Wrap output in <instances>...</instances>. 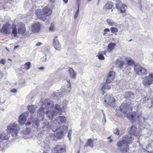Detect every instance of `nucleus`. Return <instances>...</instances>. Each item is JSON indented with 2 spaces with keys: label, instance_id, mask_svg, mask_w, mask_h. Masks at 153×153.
<instances>
[{
  "label": "nucleus",
  "instance_id": "nucleus-55",
  "mask_svg": "<svg viewBox=\"0 0 153 153\" xmlns=\"http://www.w3.org/2000/svg\"><path fill=\"white\" fill-rule=\"evenodd\" d=\"M63 1L65 4H66L68 2V0H63Z\"/></svg>",
  "mask_w": 153,
  "mask_h": 153
},
{
  "label": "nucleus",
  "instance_id": "nucleus-15",
  "mask_svg": "<svg viewBox=\"0 0 153 153\" xmlns=\"http://www.w3.org/2000/svg\"><path fill=\"white\" fill-rule=\"evenodd\" d=\"M57 36H56L53 41V45L56 50L60 51L61 49V45L58 39H56Z\"/></svg>",
  "mask_w": 153,
  "mask_h": 153
},
{
  "label": "nucleus",
  "instance_id": "nucleus-58",
  "mask_svg": "<svg viewBox=\"0 0 153 153\" xmlns=\"http://www.w3.org/2000/svg\"><path fill=\"white\" fill-rule=\"evenodd\" d=\"M39 70H43L44 69V68L43 67H40L38 68Z\"/></svg>",
  "mask_w": 153,
  "mask_h": 153
},
{
  "label": "nucleus",
  "instance_id": "nucleus-47",
  "mask_svg": "<svg viewBox=\"0 0 153 153\" xmlns=\"http://www.w3.org/2000/svg\"><path fill=\"white\" fill-rule=\"evenodd\" d=\"M52 11L51 9H48V16H49V15L51 14L52 13Z\"/></svg>",
  "mask_w": 153,
  "mask_h": 153
},
{
  "label": "nucleus",
  "instance_id": "nucleus-8",
  "mask_svg": "<svg viewBox=\"0 0 153 153\" xmlns=\"http://www.w3.org/2000/svg\"><path fill=\"white\" fill-rule=\"evenodd\" d=\"M134 70L136 74L140 75H146L147 73L146 69L139 65H135Z\"/></svg>",
  "mask_w": 153,
  "mask_h": 153
},
{
  "label": "nucleus",
  "instance_id": "nucleus-16",
  "mask_svg": "<svg viewBox=\"0 0 153 153\" xmlns=\"http://www.w3.org/2000/svg\"><path fill=\"white\" fill-rule=\"evenodd\" d=\"M115 75V73L113 71L110 72L108 74L106 81L107 83H110L114 79Z\"/></svg>",
  "mask_w": 153,
  "mask_h": 153
},
{
  "label": "nucleus",
  "instance_id": "nucleus-10",
  "mask_svg": "<svg viewBox=\"0 0 153 153\" xmlns=\"http://www.w3.org/2000/svg\"><path fill=\"white\" fill-rule=\"evenodd\" d=\"M120 110L125 114H127L128 112L131 110V106L130 104L124 103H122L120 106Z\"/></svg>",
  "mask_w": 153,
  "mask_h": 153
},
{
  "label": "nucleus",
  "instance_id": "nucleus-25",
  "mask_svg": "<svg viewBox=\"0 0 153 153\" xmlns=\"http://www.w3.org/2000/svg\"><path fill=\"white\" fill-rule=\"evenodd\" d=\"M126 6L125 4H123L121 7L117 8L118 11H120L121 13H124L126 10Z\"/></svg>",
  "mask_w": 153,
  "mask_h": 153
},
{
  "label": "nucleus",
  "instance_id": "nucleus-9",
  "mask_svg": "<svg viewBox=\"0 0 153 153\" xmlns=\"http://www.w3.org/2000/svg\"><path fill=\"white\" fill-rule=\"evenodd\" d=\"M104 101L108 105L114 107L115 105V99L110 95H106L105 97Z\"/></svg>",
  "mask_w": 153,
  "mask_h": 153
},
{
  "label": "nucleus",
  "instance_id": "nucleus-44",
  "mask_svg": "<svg viewBox=\"0 0 153 153\" xmlns=\"http://www.w3.org/2000/svg\"><path fill=\"white\" fill-rule=\"evenodd\" d=\"M138 6L140 10L142 9V4L141 2V0H139L138 2Z\"/></svg>",
  "mask_w": 153,
  "mask_h": 153
},
{
  "label": "nucleus",
  "instance_id": "nucleus-51",
  "mask_svg": "<svg viewBox=\"0 0 153 153\" xmlns=\"http://www.w3.org/2000/svg\"><path fill=\"white\" fill-rule=\"evenodd\" d=\"M79 13H75L74 16V18L75 19H76L78 16Z\"/></svg>",
  "mask_w": 153,
  "mask_h": 153
},
{
  "label": "nucleus",
  "instance_id": "nucleus-4",
  "mask_svg": "<svg viewBox=\"0 0 153 153\" xmlns=\"http://www.w3.org/2000/svg\"><path fill=\"white\" fill-rule=\"evenodd\" d=\"M55 123H53L50 126V128L53 131H56L58 129V124L60 125L65 123L66 118L64 116H59L56 118Z\"/></svg>",
  "mask_w": 153,
  "mask_h": 153
},
{
  "label": "nucleus",
  "instance_id": "nucleus-14",
  "mask_svg": "<svg viewBox=\"0 0 153 153\" xmlns=\"http://www.w3.org/2000/svg\"><path fill=\"white\" fill-rule=\"evenodd\" d=\"M41 25L39 22L35 23L31 26V30L33 33L38 32L40 30Z\"/></svg>",
  "mask_w": 153,
  "mask_h": 153
},
{
  "label": "nucleus",
  "instance_id": "nucleus-33",
  "mask_svg": "<svg viewBox=\"0 0 153 153\" xmlns=\"http://www.w3.org/2000/svg\"><path fill=\"white\" fill-rule=\"evenodd\" d=\"M108 83H107L106 82L104 85L102 86V91L105 89L109 90L111 88V85H108Z\"/></svg>",
  "mask_w": 153,
  "mask_h": 153
},
{
  "label": "nucleus",
  "instance_id": "nucleus-59",
  "mask_svg": "<svg viewBox=\"0 0 153 153\" xmlns=\"http://www.w3.org/2000/svg\"><path fill=\"white\" fill-rule=\"evenodd\" d=\"M79 8L78 7V9H77V10H76V13H79Z\"/></svg>",
  "mask_w": 153,
  "mask_h": 153
},
{
  "label": "nucleus",
  "instance_id": "nucleus-7",
  "mask_svg": "<svg viewBox=\"0 0 153 153\" xmlns=\"http://www.w3.org/2000/svg\"><path fill=\"white\" fill-rule=\"evenodd\" d=\"M143 83L145 87H148L153 83V74H150L149 76L143 78Z\"/></svg>",
  "mask_w": 153,
  "mask_h": 153
},
{
  "label": "nucleus",
  "instance_id": "nucleus-61",
  "mask_svg": "<svg viewBox=\"0 0 153 153\" xmlns=\"http://www.w3.org/2000/svg\"><path fill=\"white\" fill-rule=\"evenodd\" d=\"M18 46H15L14 47V49H16V48H17L18 47Z\"/></svg>",
  "mask_w": 153,
  "mask_h": 153
},
{
  "label": "nucleus",
  "instance_id": "nucleus-22",
  "mask_svg": "<svg viewBox=\"0 0 153 153\" xmlns=\"http://www.w3.org/2000/svg\"><path fill=\"white\" fill-rule=\"evenodd\" d=\"M93 143L94 141L91 139H89L88 140L86 145L84 146V147L85 148L88 146L91 148H92L94 146Z\"/></svg>",
  "mask_w": 153,
  "mask_h": 153
},
{
  "label": "nucleus",
  "instance_id": "nucleus-49",
  "mask_svg": "<svg viewBox=\"0 0 153 153\" xmlns=\"http://www.w3.org/2000/svg\"><path fill=\"white\" fill-rule=\"evenodd\" d=\"M11 91L13 93H16L17 92V90L16 89H13L11 90Z\"/></svg>",
  "mask_w": 153,
  "mask_h": 153
},
{
  "label": "nucleus",
  "instance_id": "nucleus-42",
  "mask_svg": "<svg viewBox=\"0 0 153 153\" xmlns=\"http://www.w3.org/2000/svg\"><path fill=\"white\" fill-rule=\"evenodd\" d=\"M127 60L126 61H127L128 65L129 66L132 65L133 63V61L131 59H127Z\"/></svg>",
  "mask_w": 153,
  "mask_h": 153
},
{
  "label": "nucleus",
  "instance_id": "nucleus-23",
  "mask_svg": "<svg viewBox=\"0 0 153 153\" xmlns=\"http://www.w3.org/2000/svg\"><path fill=\"white\" fill-rule=\"evenodd\" d=\"M54 135L58 139H61L64 136L63 131H61L60 132H58L55 134Z\"/></svg>",
  "mask_w": 153,
  "mask_h": 153
},
{
  "label": "nucleus",
  "instance_id": "nucleus-45",
  "mask_svg": "<svg viewBox=\"0 0 153 153\" xmlns=\"http://www.w3.org/2000/svg\"><path fill=\"white\" fill-rule=\"evenodd\" d=\"M71 132H69L68 134V137H69V140H71Z\"/></svg>",
  "mask_w": 153,
  "mask_h": 153
},
{
  "label": "nucleus",
  "instance_id": "nucleus-21",
  "mask_svg": "<svg viewBox=\"0 0 153 153\" xmlns=\"http://www.w3.org/2000/svg\"><path fill=\"white\" fill-rule=\"evenodd\" d=\"M116 63L118 67L121 69L122 70L123 68V66L125 64L123 61L118 59L116 61Z\"/></svg>",
  "mask_w": 153,
  "mask_h": 153
},
{
  "label": "nucleus",
  "instance_id": "nucleus-46",
  "mask_svg": "<svg viewBox=\"0 0 153 153\" xmlns=\"http://www.w3.org/2000/svg\"><path fill=\"white\" fill-rule=\"evenodd\" d=\"M5 62L4 59H1L0 60V63L4 64Z\"/></svg>",
  "mask_w": 153,
  "mask_h": 153
},
{
  "label": "nucleus",
  "instance_id": "nucleus-35",
  "mask_svg": "<svg viewBox=\"0 0 153 153\" xmlns=\"http://www.w3.org/2000/svg\"><path fill=\"white\" fill-rule=\"evenodd\" d=\"M123 4L120 0H116L115 5L116 8H119Z\"/></svg>",
  "mask_w": 153,
  "mask_h": 153
},
{
  "label": "nucleus",
  "instance_id": "nucleus-5",
  "mask_svg": "<svg viewBox=\"0 0 153 153\" xmlns=\"http://www.w3.org/2000/svg\"><path fill=\"white\" fill-rule=\"evenodd\" d=\"M19 130V126L15 123L10 124L7 129L8 132L11 133L12 136L13 137L17 135Z\"/></svg>",
  "mask_w": 153,
  "mask_h": 153
},
{
  "label": "nucleus",
  "instance_id": "nucleus-32",
  "mask_svg": "<svg viewBox=\"0 0 153 153\" xmlns=\"http://www.w3.org/2000/svg\"><path fill=\"white\" fill-rule=\"evenodd\" d=\"M31 66V63L30 62H26L24 65L23 69L25 70H27L30 69Z\"/></svg>",
  "mask_w": 153,
  "mask_h": 153
},
{
  "label": "nucleus",
  "instance_id": "nucleus-13",
  "mask_svg": "<svg viewBox=\"0 0 153 153\" xmlns=\"http://www.w3.org/2000/svg\"><path fill=\"white\" fill-rule=\"evenodd\" d=\"M55 149L56 153H65L66 151V146L64 144L57 145Z\"/></svg>",
  "mask_w": 153,
  "mask_h": 153
},
{
  "label": "nucleus",
  "instance_id": "nucleus-39",
  "mask_svg": "<svg viewBox=\"0 0 153 153\" xmlns=\"http://www.w3.org/2000/svg\"><path fill=\"white\" fill-rule=\"evenodd\" d=\"M97 56H98V58L100 59L103 60L104 59V56L100 53H99Z\"/></svg>",
  "mask_w": 153,
  "mask_h": 153
},
{
  "label": "nucleus",
  "instance_id": "nucleus-53",
  "mask_svg": "<svg viewBox=\"0 0 153 153\" xmlns=\"http://www.w3.org/2000/svg\"><path fill=\"white\" fill-rule=\"evenodd\" d=\"M44 108L42 107H40V108L39 109V111H44Z\"/></svg>",
  "mask_w": 153,
  "mask_h": 153
},
{
  "label": "nucleus",
  "instance_id": "nucleus-38",
  "mask_svg": "<svg viewBox=\"0 0 153 153\" xmlns=\"http://www.w3.org/2000/svg\"><path fill=\"white\" fill-rule=\"evenodd\" d=\"M68 127L66 126H60L59 127H58V129H61L62 130L61 131H62L63 132L68 129Z\"/></svg>",
  "mask_w": 153,
  "mask_h": 153
},
{
  "label": "nucleus",
  "instance_id": "nucleus-3",
  "mask_svg": "<svg viewBox=\"0 0 153 153\" xmlns=\"http://www.w3.org/2000/svg\"><path fill=\"white\" fill-rule=\"evenodd\" d=\"M35 13L39 19L43 21L45 20L48 14V6L45 7L42 10L40 9H37L35 11Z\"/></svg>",
  "mask_w": 153,
  "mask_h": 153
},
{
  "label": "nucleus",
  "instance_id": "nucleus-36",
  "mask_svg": "<svg viewBox=\"0 0 153 153\" xmlns=\"http://www.w3.org/2000/svg\"><path fill=\"white\" fill-rule=\"evenodd\" d=\"M68 101L66 100H64L62 102V109L63 110H65L67 108V104Z\"/></svg>",
  "mask_w": 153,
  "mask_h": 153
},
{
  "label": "nucleus",
  "instance_id": "nucleus-64",
  "mask_svg": "<svg viewBox=\"0 0 153 153\" xmlns=\"http://www.w3.org/2000/svg\"><path fill=\"white\" fill-rule=\"evenodd\" d=\"M112 141V140H110L109 142V143H111Z\"/></svg>",
  "mask_w": 153,
  "mask_h": 153
},
{
  "label": "nucleus",
  "instance_id": "nucleus-54",
  "mask_svg": "<svg viewBox=\"0 0 153 153\" xmlns=\"http://www.w3.org/2000/svg\"><path fill=\"white\" fill-rule=\"evenodd\" d=\"M105 32H109L110 31L109 29L108 28L105 29L104 30Z\"/></svg>",
  "mask_w": 153,
  "mask_h": 153
},
{
  "label": "nucleus",
  "instance_id": "nucleus-17",
  "mask_svg": "<svg viewBox=\"0 0 153 153\" xmlns=\"http://www.w3.org/2000/svg\"><path fill=\"white\" fill-rule=\"evenodd\" d=\"M124 97L127 100H131L134 98V94L132 92L130 91H127L125 92Z\"/></svg>",
  "mask_w": 153,
  "mask_h": 153
},
{
  "label": "nucleus",
  "instance_id": "nucleus-1",
  "mask_svg": "<svg viewBox=\"0 0 153 153\" xmlns=\"http://www.w3.org/2000/svg\"><path fill=\"white\" fill-rule=\"evenodd\" d=\"M133 140L131 135L130 134H128L123 137L121 141L118 142L117 146L118 147L121 152L124 153L129 150V147L127 144L131 143Z\"/></svg>",
  "mask_w": 153,
  "mask_h": 153
},
{
  "label": "nucleus",
  "instance_id": "nucleus-31",
  "mask_svg": "<svg viewBox=\"0 0 153 153\" xmlns=\"http://www.w3.org/2000/svg\"><path fill=\"white\" fill-rule=\"evenodd\" d=\"M28 110L31 114H33L35 111V108L34 105H28L27 106Z\"/></svg>",
  "mask_w": 153,
  "mask_h": 153
},
{
  "label": "nucleus",
  "instance_id": "nucleus-34",
  "mask_svg": "<svg viewBox=\"0 0 153 153\" xmlns=\"http://www.w3.org/2000/svg\"><path fill=\"white\" fill-rule=\"evenodd\" d=\"M113 4L111 2H108L105 5L104 7L106 9H111L113 7Z\"/></svg>",
  "mask_w": 153,
  "mask_h": 153
},
{
  "label": "nucleus",
  "instance_id": "nucleus-20",
  "mask_svg": "<svg viewBox=\"0 0 153 153\" xmlns=\"http://www.w3.org/2000/svg\"><path fill=\"white\" fill-rule=\"evenodd\" d=\"M26 120V117L23 114H22L19 117V122L21 125H23Z\"/></svg>",
  "mask_w": 153,
  "mask_h": 153
},
{
  "label": "nucleus",
  "instance_id": "nucleus-11",
  "mask_svg": "<svg viewBox=\"0 0 153 153\" xmlns=\"http://www.w3.org/2000/svg\"><path fill=\"white\" fill-rule=\"evenodd\" d=\"M11 25L8 23L4 24L2 27L0 32L1 33L5 34H7L10 33V28Z\"/></svg>",
  "mask_w": 153,
  "mask_h": 153
},
{
  "label": "nucleus",
  "instance_id": "nucleus-60",
  "mask_svg": "<svg viewBox=\"0 0 153 153\" xmlns=\"http://www.w3.org/2000/svg\"><path fill=\"white\" fill-rule=\"evenodd\" d=\"M104 123H105L106 122V119H105H105H103V120H102V122H104Z\"/></svg>",
  "mask_w": 153,
  "mask_h": 153
},
{
  "label": "nucleus",
  "instance_id": "nucleus-19",
  "mask_svg": "<svg viewBox=\"0 0 153 153\" xmlns=\"http://www.w3.org/2000/svg\"><path fill=\"white\" fill-rule=\"evenodd\" d=\"M130 133L131 134L138 136L140 134V132H138L137 129L134 126H132L130 129Z\"/></svg>",
  "mask_w": 153,
  "mask_h": 153
},
{
  "label": "nucleus",
  "instance_id": "nucleus-18",
  "mask_svg": "<svg viewBox=\"0 0 153 153\" xmlns=\"http://www.w3.org/2000/svg\"><path fill=\"white\" fill-rule=\"evenodd\" d=\"M68 72L69 76L73 79H75L76 74L74 71L71 68H68Z\"/></svg>",
  "mask_w": 153,
  "mask_h": 153
},
{
  "label": "nucleus",
  "instance_id": "nucleus-12",
  "mask_svg": "<svg viewBox=\"0 0 153 153\" xmlns=\"http://www.w3.org/2000/svg\"><path fill=\"white\" fill-rule=\"evenodd\" d=\"M18 33L20 34L24 35L26 32L25 25L22 23H19L18 26Z\"/></svg>",
  "mask_w": 153,
  "mask_h": 153
},
{
  "label": "nucleus",
  "instance_id": "nucleus-27",
  "mask_svg": "<svg viewBox=\"0 0 153 153\" xmlns=\"http://www.w3.org/2000/svg\"><path fill=\"white\" fill-rule=\"evenodd\" d=\"M12 33L14 36H16L17 35V30L16 26L15 25L13 24L12 26Z\"/></svg>",
  "mask_w": 153,
  "mask_h": 153
},
{
  "label": "nucleus",
  "instance_id": "nucleus-24",
  "mask_svg": "<svg viewBox=\"0 0 153 153\" xmlns=\"http://www.w3.org/2000/svg\"><path fill=\"white\" fill-rule=\"evenodd\" d=\"M106 22L108 24L111 26H117V24L110 19H107L106 20Z\"/></svg>",
  "mask_w": 153,
  "mask_h": 153
},
{
  "label": "nucleus",
  "instance_id": "nucleus-2",
  "mask_svg": "<svg viewBox=\"0 0 153 153\" xmlns=\"http://www.w3.org/2000/svg\"><path fill=\"white\" fill-rule=\"evenodd\" d=\"M53 106V104L48 102V118L49 119H52L54 115L60 114H61L62 110L60 105L56 104Z\"/></svg>",
  "mask_w": 153,
  "mask_h": 153
},
{
  "label": "nucleus",
  "instance_id": "nucleus-50",
  "mask_svg": "<svg viewBox=\"0 0 153 153\" xmlns=\"http://www.w3.org/2000/svg\"><path fill=\"white\" fill-rule=\"evenodd\" d=\"M42 44V43L41 42H38L36 43V46H38L41 45Z\"/></svg>",
  "mask_w": 153,
  "mask_h": 153
},
{
  "label": "nucleus",
  "instance_id": "nucleus-6",
  "mask_svg": "<svg viewBox=\"0 0 153 153\" xmlns=\"http://www.w3.org/2000/svg\"><path fill=\"white\" fill-rule=\"evenodd\" d=\"M71 90V88L70 85H69L68 87H62L60 91L61 93H59L58 91L56 92H53L51 94V96L52 97L59 96L61 94H65V93H68L70 92Z\"/></svg>",
  "mask_w": 153,
  "mask_h": 153
},
{
  "label": "nucleus",
  "instance_id": "nucleus-62",
  "mask_svg": "<svg viewBox=\"0 0 153 153\" xmlns=\"http://www.w3.org/2000/svg\"><path fill=\"white\" fill-rule=\"evenodd\" d=\"M79 152H80V150H79L78 151V152H77V153H79Z\"/></svg>",
  "mask_w": 153,
  "mask_h": 153
},
{
  "label": "nucleus",
  "instance_id": "nucleus-29",
  "mask_svg": "<svg viewBox=\"0 0 153 153\" xmlns=\"http://www.w3.org/2000/svg\"><path fill=\"white\" fill-rule=\"evenodd\" d=\"M128 113L126 115L128 119L129 120H131L134 117H137V114L136 112H134L133 113V114H131V113Z\"/></svg>",
  "mask_w": 153,
  "mask_h": 153
},
{
  "label": "nucleus",
  "instance_id": "nucleus-56",
  "mask_svg": "<svg viewBox=\"0 0 153 153\" xmlns=\"http://www.w3.org/2000/svg\"><path fill=\"white\" fill-rule=\"evenodd\" d=\"M31 124V123L30 122H28L26 124V126H27L28 125H30Z\"/></svg>",
  "mask_w": 153,
  "mask_h": 153
},
{
  "label": "nucleus",
  "instance_id": "nucleus-48",
  "mask_svg": "<svg viewBox=\"0 0 153 153\" xmlns=\"http://www.w3.org/2000/svg\"><path fill=\"white\" fill-rule=\"evenodd\" d=\"M50 3L51 5L52 6V4L54 2V0H49Z\"/></svg>",
  "mask_w": 153,
  "mask_h": 153
},
{
  "label": "nucleus",
  "instance_id": "nucleus-26",
  "mask_svg": "<svg viewBox=\"0 0 153 153\" xmlns=\"http://www.w3.org/2000/svg\"><path fill=\"white\" fill-rule=\"evenodd\" d=\"M116 45L114 43H111L108 45L107 51L108 52L111 51Z\"/></svg>",
  "mask_w": 153,
  "mask_h": 153
},
{
  "label": "nucleus",
  "instance_id": "nucleus-37",
  "mask_svg": "<svg viewBox=\"0 0 153 153\" xmlns=\"http://www.w3.org/2000/svg\"><path fill=\"white\" fill-rule=\"evenodd\" d=\"M131 70V68L130 66L128 65V64H126V67L125 69H123L122 70L124 71H129Z\"/></svg>",
  "mask_w": 153,
  "mask_h": 153
},
{
  "label": "nucleus",
  "instance_id": "nucleus-63",
  "mask_svg": "<svg viewBox=\"0 0 153 153\" xmlns=\"http://www.w3.org/2000/svg\"><path fill=\"white\" fill-rule=\"evenodd\" d=\"M71 132H72V130H71H71H70V131H69V132H71Z\"/></svg>",
  "mask_w": 153,
  "mask_h": 153
},
{
  "label": "nucleus",
  "instance_id": "nucleus-41",
  "mask_svg": "<svg viewBox=\"0 0 153 153\" xmlns=\"http://www.w3.org/2000/svg\"><path fill=\"white\" fill-rule=\"evenodd\" d=\"M111 32L113 33H117L118 32V30L117 28L115 27H112L110 29Z\"/></svg>",
  "mask_w": 153,
  "mask_h": 153
},
{
  "label": "nucleus",
  "instance_id": "nucleus-28",
  "mask_svg": "<svg viewBox=\"0 0 153 153\" xmlns=\"http://www.w3.org/2000/svg\"><path fill=\"white\" fill-rule=\"evenodd\" d=\"M147 104V106L149 108H152L153 105V98L148 99Z\"/></svg>",
  "mask_w": 153,
  "mask_h": 153
},
{
  "label": "nucleus",
  "instance_id": "nucleus-52",
  "mask_svg": "<svg viewBox=\"0 0 153 153\" xmlns=\"http://www.w3.org/2000/svg\"><path fill=\"white\" fill-rule=\"evenodd\" d=\"M102 114H103V119H105V114L104 112V111H103L102 110Z\"/></svg>",
  "mask_w": 153,
  "mask_h": 153
},
{
  "label": "nucleus",
  "instance_id": "nucleus-40",
  "mask_svg": "<svg viewBox=\"0 0 153 153\" xmlns=\"http://www.w3.org/2000/svg\"><path fill=\"white\" fill-rule=\"evenodd\" d=\"M54 24L53 23H52L51 24L50 27L49 28V30L51 32H53L54 30Z\"/></svg>",
  "mask_w": 153,
  "mask_h": 153
},
{
  "label": "nucleus",
  "instance_id": "nucleus-57",
  "mask_svg": "<svg viewBox=\"0 0 153 153\" xmlns=\"http://www.w3.org/2000/svg\"><path fill=\"white\" fill-rule=\"evenodd\" d=\"M67 82L68 84H69V85H70V86H71V84H70V80H67Z\"/></svg>",
  "mask_w": 153,
  "mask_h": 153
},
{
  "label": "nucleus",
  "instance_id": "nucleus-30",
  "mask_svg": "<svg viewBox=\"0 0 153 153\" xmlns=\"http://www.w3.org/2000/svg\"><path fill=\"white\" fill-rule=\"evenodd\" d=\"M0 138L2 140H7L9 138V137L8 134H6L4 132H2L0 134Z\"/></svg>",
  "mask_w": 153,
  "mask_h": 153
},
{
  "label": "nucleus",
  "instance_id": "nucleus-43",
  "mask_svg": "<svg viewBox=\"0 0 153 153\" xmlns=\"http://www.w3.org/2000/svg\"><path fill=\"white\" fill-rule=\"evenodd\" d=\"M114 133L117 135L119 134V131L117 128H116L114 130Z\"/></svg>",
  "mask_w": 153,
  "mask_h": 153
}]
</instances>
